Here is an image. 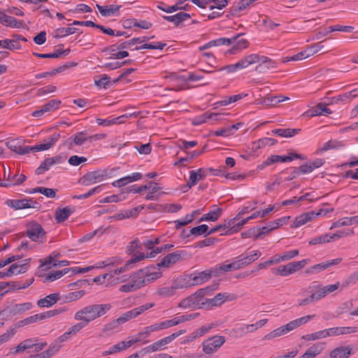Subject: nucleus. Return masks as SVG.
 <instances>
[{"instance_id": "nucleus-8", "label": "nucleus", "mask_w": 358, "mask_h": 358, "mask_svg": "<svg viewBox=\"0 0 358 358\" xmlns=\"http://www.w3.org/2000/svg\"><path fill=\"white\" fill-rule=\"evenodd\" d=\"M26 235L32 241L38 242L45 235V231L39 223L33 221L27 225Z\"/></svg>"}, {"instance_id": "nucleus-34", "label": "nucleus", "mask_w": 358, "mask_h": 358, "mask_svg": "<svg viewBox=\"0 0 358 358\" xmlns=\"http://www.w3.org/2000/svg\"><path fill=\"white\" fill-rule=\"evenodd\" d=\"M174 289H182L184 287H191V280H187L186 276H180L176 278L171 285Z\"/></svg>"}, {"instance_id": "nucleus-10", "label": "nucleus", "mask_w": 358, "mask_h": 358, "mask_svg": "<svg viewBox=\"0 0 358 358\" xmlns=\"http://www.w3.org/2000/svg\"><path fill=\"white\" fill-rule=\"evenodd\" d=\"M218 287L219 282H215L210 286H208L205 288L199 289L192 294V296H195V299L199 301L198 304V308H205V301L207 300L208 299L206 298L205 296L216 290L218 288Z\"/></svg>"}, {"instance_id": "nucleus-13", "label": "nucleus", "mask_w": 358, "mask_h": 358, "mask_svg": "<svg viewBox=\"0 0 358 358\" xmlns=\"http://www.w3.org/2000/svg\"><path fill=\"white\" fill-rule=\"evenodd\" d=\"M208 175V170L204 169H199L197 171H191L189 172V178L187 182V186L191 188L195 185L198 181L203 180Z\"/></svg>"}, {"instance_id": "nucleus-9", "label": "nucleus", "mask_w": 358, "mask_h": 358, "mask_svg": "<svg viewBox=\"0 0 358 358\" xmlns=\"http://www.w3.org/2000/svg\"><path fill=\"white\" fill-rule=\"evenodd\" d=\"M155 306V303H145L141 306H138L137 308H135L132 310H130L124 313H123L120 317V321L122 324L125 323L128 320L135 318L141 313H143L144 311L152 308Z\"/></svg>"}, {"instance_id": "nucleus-3", "label": "nucleus", "mask_w": 358, "mask_h": 358, "mask_svg": "<svg viewBox=\"0 0 358 358\" xmlns=\"http://www.w3.org/2000/svg\"><path fill=\"white\" fill-rule=\"evenodd\" d=\"M5 204L15 210H22L25 208L40 209L41 205L39 202L34 201L32 199H8Z\"/></svg>"}, {"instance_id": "nucleus-56", "label": "nucleus", "mask_w": 358, "mask_h": 358, "mask_svg": "<svg viewBox=\"0 0 358 358\" xmlns=\"http://www.w3.org/2000/svg\"><path fill=\"white\" fill-rule=\"evenodd\" d=\"M157 294L163 297H169L175 294L176 290L171 285V287H164L159 288L157 292Z\"/></svg>"}, {"instance_id": "nucleus-19", "label": "nucleus", "mask_w": 358, "mask_h": 358, "mask_svg": "<svg viewBox=\"0 0 358 358\" xmlns=\"http://www.w3.org/2000/svg\"><path fill=\"white\" fill-rule=\"evenodd\" d=\"M260 211H257L254 213L252 215L243 219L241 222H238L236 224L234 225L230 229H228L227 231H225L224 234H221L220 235H230L234 232H237L239 231L243 225H245L249 220L257 218L259 215H260Z\"/></svg>"}, {"instance_id": "nucleus-5", "label": "nucleus", "mask_w": 358, "mask_h": 358, "mask_svg": "<svg viewBox=\"0 0 358 358\" xmlns=\"http://www.w3.org/2000/svg\"><path fill=\"white\" fill-rule=\"evenodd\" d=\"M198 43H204V45H230L235 43L236 45H245L248 43V41L244 38V34H238L231 38H220L215 40L209 41H198Z\"/></svg>"}, {"instance_id": "nucleus-29", "label": "nucleus", "mask_w": 358, "mask_h": 358, "mask_svg": "<svg viewBox=\"0 0 358 358\" xmlns=\"http://www.w3.org/2000/svg\"><path fill=\"white\" fill-rule=\"evenodd\" d=\"M301 129H275L271 132L273 134L278 135L282 137H292L299 134Z\"/></svg>"}, {"instance_id": "nucleus-16", "label": "nucleus", "mask_w": 358, "mask_h": 358, "mask_svg": "<svg viewBox=\"0 0 358 358\" xmlns=\"http://www.w3.org/2000/svg\"><path fill=\"white\" fill-rule=\"evenodd\" d=\"M315 217V214L314 213V210L309 211L305 213H302L301 215L295 217L294 221L291 224L292 228H297L299 227L308 222L312 220Z\"/></svg>"}, {"instance_id": "nucleus-64", "label": "nucleus", "mask_w": 358, "mask_h": 358, "mask_svg": "<svg viewBox=\"0 0 358 358\" xmlns=\"http://www.w3.org/2000/svg\"><path fill=\"white\" fill-rule=\"evenodd\" d=\"M141 245H140V241L138 239H135L134 241L130 243V245H128L126 248V252L127 255H131L136 250L141 249Z\"/></svg>"}, {"instance_id": "nucleus-23", "label": "nucleus", "mask_w": 358, "mask_h": 358, "mask_svg": "<svg viewBox=\"0 0 358 358\" xmlns=\"http://www.w3.org/2000/svg\"><path fill=\"white\" fill-rule=\"evenodd\" d=\"M0 22L6 26L15 28H20L23 24L22 21H18L14 17L7 15L1 11H0Z\"/></svg>"}, {"instance_id": "nucleus-28", "label": "nucleus", "mask_w": 358, "mask_h": 358, "mask_svg": "<svg viewBox=\"0 0 358 358\" xmlns=\"http://www.w3.org/2000/svg\"><path fill=\"white\" fill-rule=\"evenodd\" d=\"M205 146L203 147V150L200 151L194 150L192 152L187 153V155L185 157H181L179 159L178 162H176L174 163V166H179L182 165L185 166L184 164L185 162H191L192 159L198 157L200 156L203 152H204Z\"/></svg>"}, {"instance_id": "nucleus-31", "label": "nucleus", "mask_w": 358, "mask_h": 358, "mask_svg": "<svg viewBox=\"0 0 358 358\" xmlns=\"http://www.w3.org/2000/svg\"><path fill=\"white\" fill-rule=\"evenodd\" d=\"M30 41L26 37L15 34L13 35L10 38H6L0 41V45H13V43H20L29 42Z\"/></svg>"}, {"instance_id": "nucleus-30", "label": "nucleus", "mask_w": 358, "mask_h": 358, "mask_svg": "<svg viewBox=\"0 0 358 358\" xmlns=\"http://www.w3.org/2000/svg\"><path fill=\"white\" fill-rule=\"evenodd\" d=\"M220 114L206 112L203 114L196 116L192 120L194 125H200L207 121V120L213 119V117L220 116Z\"/></svg>"}, {"instance_id": "nucleus-12", "label": "nucleus", "mask_w": 358, "mask_h": 358, "mask_svg": "<svg viewBox=\"0 0 358 358\" xmlns=\"http://www.w3.org/2000/svg\"><path fill=\"white\" fill-rule=\"evenodd\" d=\"M154 36H152L151 38L147 37V36H140V37H134L132 38H129L126 41H117L116 43H119V45H138V44H142V45H166L164 43L162 42H155L149 41L152 38H153Z\"/></svg>"}, {"instance_id": "nucleus-1", "label": "nucleus", "mask_w": 358, "mask_h": 358, "mask_svg": "<svg viewBox=\"0 0 358 358\" xmlns=\"http://www.w3.org/2000/svg\"><path fill=\"white\" fill-rule=\"evenodd\" d=\"M111 308L110 303L90 305L77 311L74 317L86 322L87 325L90 322L104 315Z\"/></svg>"}, {"instance_id": "nucleus-43", "label": "nucleus", "mask_w": 358, "mask_h": 358, "mask_svg": "<svg viewBox=\"0 0 358 358\" xmlns=\"http://www.w3.org/2000/svg\"><path fill=\"white\" fill-rule=\"evenodd\" d=\"M250 58H251V55L245 56L244 58L239 60L237 63L234 64L233 66L234 72L238 70L247 68L249 65H251L252 61Z\"/></svg>"}, {"instance_id": "nucleus-47", "label": "nucleus", "mask_w": 358, "mask_h": 358, "mask_svg": "<svg viewBox=\"0 0 358 358\" xmlns=\"http://www.w3.org/2000/svg\"><path fill=\"white\" fill-rule=\"evenodd\" d=\"M121 324H122V323L121 322V321H120V319L118 317L116 320H114L110 322L105 324L103 331L106 333L117 331L119 329V327Z\"/></svg>"}, {"instance_id": "nucleus-35", "label": "nucleus", "mask_w": 358, "mask_h": 358, "mask_svg": "<svg viewBox=\"0 0 358 358\" xmlns=\"http://www.w3.org/2000/svg\"><path fill=\"white\" fill-rule=\"evenodd\" d=\"M130 346L129 345V344H127V341H123L119 342L118 343H117L115 345H113L112 348H110L109 350L104 351L102 353V355L103 356H106V355H111V354H113V353L119 352H121V351H122L124 350L127 349Z\"/></svg>"}, {"instance_id": "nucleus-25", "label": "nucleus", "mask_w": 358, "mask_h": 358, "mask_svg": "<svg viewBox=\"0 0 358 358\" xmlns=\"http://www.w3.org/2000/svg\"><path fill=\"white\" fill-rule=\"evenodd\" d=\"M328 331L329 334V336H339L341 334L356 333L358 331V327H332L328 329Z\"/></svg>"}, {"instance_id": "nucleus-40", "label": "nucleus", "mask_w": 358, "mask_h": 358, "mask_svg": "<svg viewBox=\"0 0 358 358\" xmlns=\"http://www.w3.org/2000/svg\"><path fill=\"white\" fill-rule=\"evenodd\" d=\"M208 231V226L207 224H203L191 229V230L189 231V234H192V236H194L204 235V236L206 237L210 235L207 234Z\"/></svg>"}, {"instance_id": "nucleus-6", "label": "nucleus", "mask_w": 358, "mask_h": 358, "mask_svg": "<svg viewBox=\"0 0 358 358\" xmlns=\"http://www.w3.org/2000/svg\"><path fill=\"white\" fill-rule=\"evenodd\" d=\"M236 299V296L233 294L227 292L218 293L213 298L207 299L205 301V308L210 310L213 307L220 306L227 301H232Z\"/></svg>"}, {"instance_id": "nucleus-53", "label": "nucleus", "mask_w": 358, "mask_h": 358, "mask_svg": "<svg viewBox=\"0 0 358 358\" xmlns=\"http://www.w3.org/2000/svg\"><path fill=\"white\" fill-rule=\"evenodd\" d=\"M352 306L353 304L351 301H347L342 303L339 307L337 308L336 310L335 311V317H338L342 314L348 312L349 310H351Z\"/></svg>"}, {"instance_id": "nucleus-62", "label": "nucleus", "mask_w": 358, "mask_h": 358, "mask_svg": "<svg viewBox=\"0 0 358 358\" xmlns=\"http://www.w3.org/2000/svg\"><path fill=\"white\" fill-rule=\"evenodd\" d=\"M166 78H170L173 81H178L181 83H185L187 82V76L175 72L170 73Z\"/></svg>"}, {"instance_id": "nucleus-26", "label": "nucleus", "mask_w": 358, "mask_h": 358, "mask_svg": "<svg viewBox=\"0 0 358 358\" xmlns=\"http://www.w3.org/2000/svg\"><path fill=\"white\" fill-rule=\"evenodd\" d=\"M192 276V275L189 276V278L192 280V286L201 285L210 279V275L207 270L195 273L193 277Z\"/></svg>"}, {"instance_id": "nucleus-11", "label": "nucleus", "mask_w": 358, "mask_h": 358, "mask_svg": "<svg viewBox=\"0 0 358 358\" xmlns=\"http://www.w3.org/2000/svg\"><path fill=\"white\" fill-rule=\"evenodd\" d=\"M185 253V252L184 251L179 250L168 254L160 261V262L157 264V268H159L160 267H169L171 265H173L178 262L181 259L182 255Z\"/></svg>"}, {"instance_id": "nucleus-14", "label": "nucleus", "mask_w": 358, "mask_h": 358, "mask_svg": "<svg viewBox=\"0 0 358 358\" xmlns=\"http://www.w3.org/2000/svg\"><path fill=\"white\" fill-rule=\"evenodd\" d=\"M341 260H342L341 258H337L335 259L328 261L327 262H322L320 264H315V265L310 267L309 268H308L306 271V273H318L322 270L327 269V268H329L331 266L338 264L341 262Z\"/></svg>"}, {"instance_id": "nucleus-52", "label": "nucleus", "mask_w": 358, "mask_h": 358, "mask_svg": "<svg viewBox=\"0 0 358 358\" xmlns=\"http://www.w3.org/2000/svg\"><path fill=\"white\" fill-rule=\"evenodd\" d=\"M61 104V101L58 99H52L50 101H48L47 103L43 105V108L45 109V111L47 112H52L57 108H59V106Z\"/></svg>"}, {"instance_id": "nucleus-24", "label": "nucleus", "mask_w": 358, "mask_h": 358, "mask_svg": "<svg viewBox=\"0 0 358 358\" xmlns=\"http://www.w3.org/2000/svg\"><path fill=\"white\" fill-rule=\"evenodd\" d=\"M59 299V294L54 293L50 294L45 297L41 299L38 301L37 305L39 307H50L57 302Z\"/></svg>"}, {"instance_id": "nucleus-60", "label": "nucleus", "mask_w": 358, "mask_h": 358, "mask_svg": "<svg viewBox=\"0 0 358 358\" xmlns=\"http://www.w3.org/2000/svg\"><path fill=\"white\" fill-rule=\"evenodd\" d=\"M233 226L229 220H224L223 224L216 225L215 227L211 228L207 233V234H213L221 229H225L229 228L230 229Z\"/></svg>"}, {"instance_id": "nucleus-27", "label": "nucleus", "mask_w": 358, "mask_h": 358, "mask_svg": "<svg viewBox=\"0 0 358 358\" xmlns=\"http://www.w3.org/2000/svg\"><path fill=\"white\" fill-rule=\"evenodd\" d=\"M71 52L70 48H66L64 50L57 49L55 50L53 52L48 53V54H40V53H34L36 57L40 58H62L66 57Z\"/></svg>"}, {"instance_id": "nucleus-21", "label": "nucleus", "mask_w": 358, "mask_h": 358, "mask_svg": "<svg viewBox=\"0 0 358 358\" xmlns=\"http://www.w3.org/2000/svg\"><path fill=\"white\" fill-rule=\"evenodd\" d=\"M352 348L350 346H342L336 348L330 352L331 358H348L352 354Z\"/></svg>"}, {"instance_id": "nucleus-45", "label": "nucleus", "mask_w": 358, "mask_h": 358, "mask_svg": "<svg viewBox=\"0 0 358 358\" xmlns=\"http://www.w3.org/2000/svg\"><path fill=\"white\" fill-rule=\"evenodd\" d=\"M85 292L84 290L69 292L63 295L62 298L65 302H71L81 298L85 294Z\"/></svg>"}, {"instance_id": "nucleus-7", "label": "nucleus", "mask_w": 358, "mask_h": 358, "mask_svg": "<svg viewBox=\"0 0 358 358\" xmlns=\"http://www.w3.org/2000/svg\"><path fill=\"white\" fill-rule=\"evenodd\" d=\"M225 342L222 336H215L208 338L203 343V351L206 354H211L217 351Z\"/></svg>"}, {"instance_id": "nucleus-57", "label": "nucleus", "mask_w": 358, "mask_h": 358, "mask_svg": "<svg viewBox=\"0 0 358 358\" xmlns=\"http://www.w3.org/2000/svg\"><path fill=\"white\" fill-rule=\"evenodd\" d=\"M322 345L321 343H317L308 348L306 352H307V353L311 357V358H315L317 355H319L322 352Z\"/></svg>"}, {"instance_id": "nucleus-44", "label": "nucleus", "mask_w": 358, "mask_h": 358, "mask_svg": "<svg viewBox=\"0 0 358 358\" xmlns=\"http://www.w3.org/2000/svg\"><path fill=\"white\" fill-rule=\"evenodd\" d=\"M131 278V282L136 286V289L141 288L147 283L146 278L143 275H138V271L134 273Z\"/></svg>"}, {"instance_id": "nucleus-50", "label": "nucleus", "mask_w": 358, "mask_h": 358, "mask_svg": "<svg viewBox=\"0 0 358 358\" xmlns=\"http://www.w3.org/2000/svg\"><path fill=\"white\" fill-rule=\"evenodd\" d=\"M324 106V103H319L315 106L313 107L310 110H307L304 115L308 117H314L318 115H322V107Z\"/></svg>"}, {"instance_id": "nucleus-20", "label": "nucleus", "mask_w": 358, "mask_h": 358, "mask_svg": "<svg viewBox=\"0 0 358 358\" xmlns=\"http://www.w3.org/2000/svg\"><path fill=\"white\" fill-rule=\"evenodd\" d=\"M288 155H274L275 162H292L294 159L305 160L307 157L301 154L293 152L290 150L287 151Z\"/></svg>"}, {"instance_id": "nucleus-15", "label": "nucleus", "mask_w": 358, "mask_h": 358, "mask_svg": "<svg viewBox=\"0 0 358 358\" xmlns=\"http://www.w3.org/2000/svg\"><path fill=\"white\" fill-rule=\"evenodd\" d=\"M31 259H27L24 260L26 262L24 264L19 265L17 264H13L10 266L7 271H0V279H3L7 277H10L15 273V269L19 267L21 268L20 270L17 271V273H25L27 269V264L30 262Z\"/></svg>"}, {"instance_id": "nucleus-58", "label": "nucleus", "mask_w": 358, "mask_h": 358, "mask_svg": "<svg viewBox=\"0 0 358 358\" xmlns=\"http://www.w3.org/2000/svg\"><path fill=\"white\" fill-rule=\"evenodd\" d=\"M257 329L255 324H246L244 327H241L236 329V331L240 334L241 336L247 334L250 332H253Z\"/></svg>"}, {"instance_id": "nucleus-38", "label": "nucleus", "mask_w": 358, "mask_h": 358, "mask_svg": "<svg viewBox=\"0 0 358 358\" xmlns=\"http://www.w3.org/2000/svg\"><path fill=\"white\" fill-rule=\"evenodd\" d=\"M321 51L322 53H324L329 52V50L325 48L324 46H308L306 49L303 50V52L306 59Z\"/></svg>"}, {"instance_id": "nucleus-48", "label": "nucleus", "mask_w": 358, "mask_h": 358, "mask_svg": "<svg viewBox=\"0 0 358 358\" xmlns=\"http://www.w3.org/2000/svg\"><path fill=\"white\" fill-rule=\"evenodd\" d=\"M69 271H70V268H64L62 271H55L52 273L48 274L45 278V281H47V280L54 281L57 279L60 278L62 276L68 273Z\"/></svg>"}, {"instance_id": "nucleus-4", "label": "nucleus", "mask_w": 358, "mask_h": 358, "mask_svg": "<svg viewBox=\"0 0 358 358\" xmlns=\"http://www.w3.org/2000/svg\"><path fill=\"white\" fill-rule=\"evenodd\" d=\"M107 176L105 170H96L86 173L81 177L78 182L84 186H90L96 182L101 181L106 178Z\"/></svg>"}, {"instance_id": "nucleus-37", "label": "nucleus", "mask_w": 358, "mask_h": 358, "mask_svg": "<svg viewBox=\"0 0 358 358\" xmlns=\"http://www.w3.org/2000/svg\"><path fill=\"white\" fill-rule=\"evenodd\" d=\"M250 3L248 0H241L238 2L237 5L233 6L229 9V14L231 15H236L238 13L241 12L249 6Z\"/></svg>"}, {"instance_id": "nucleus-63", "label": "nucleus", "mask_w": 358, "mask_h": 358, "mask_svg": "<svg viewBox=\"0 0 358 358\" xmlns=\"http://www.w3.org/2000/svg\"><path fill=\"white\" fill-rule=\"evenodd\" d=\"M186 332V331L185 329L183 330H180L176 333H173L165 338H162V341L164 344V345L165 346L166 345L170 343L171 342H172L174 339H176L177 337H178L181 334H183Z\"/></svg>"}, {"instance_id": "nucleus-49", "label": "nucleus", "mask_w": 358, "mask_h": 358, "mask_svg": "<svg viewBox=\"0 0 358 358\" xmlns=\"http://www.w3.org/2000/svg\"><path fill=\"white\" fill-rule=\"evenodd\" d=\"M154 185V182H150L149 183V185H141L140 187H136V185H132V186H130V187H128L127 188H126V192L127 193H141L144 190H146V189H151L152 187H153Z\"/></svg>"}, {"instance_id": "nucleus-54", "label": "nucleus", "mask_w": 358, "mask_h": 358, "mask_svg": "<svg viewBox=\"0 0 358 358\" xmlns=\"http://www.w3.org/2000/svg\"><path fill=\"white\" fill-rule=\"evenodd\" d=\"M14 306H15V308L16 309V311H17V313L18 315H22L25 311L31 310L33 307V305L31 302L17 303V304H15Z\"/></svg>"}, {"instance_id": "nucleus-18", "label": "nucleus", "mask_w": 358, "mask_h": 358, "mask_svg": "<svg viewBox=\"0 0 358 358\" xmlns=\"http://www.w3.org/2000/svg\"><path fill=\"white\" fill-rule=\"evenodd\" d=\"M252 254H242L237 257L241 264L242 268L255 262L262 255L261 252L259 250H254Z\"/></svg>"}, {"instance_id": "nucleus-46", "label": "nucleus", "mask_w": 358, "mask_h": 358, "mask_svg": "<svg viewBox=\"0 0 358 358\" xmlns=\"http://www.w3.org/2000/svg\"><path fill=\"white\" fill-rule=\"evenodd\" d=\"M75 145H81L85 142L89 141V137L87 131H80L73 136Z\"/></svg>"}, {"instance_id": "nucleus-2", "label": "nucleus", "mask_w": 358, "mask_h": 358, "mask_svg": "<svg viewBox=\"0 0 358 358\" xmlns=\"http://www.w3.org/2000/svg\"><path fill=\"white\" fill-rule=\"evenodd\" d=\"M252 64L257 63L255 66V71L259 73H264L270 69H275L277 66V62L268 57L261 55L257 53L251 54Z\"/></svg>"}, {"instance_id": "nucleus-39", "label": "nucleus", "mask_w": 358, "mask_h": 358, "mask_svg": "<svg viewBox=\"0 0 358 358\" xmlns=\"http://www.w3.org/2000/svg\"><path fill=\"white\" fill-rule=\"evenodd\" d=\"M329 336L328 329L321 330L310 334L304 335L302 336V339L306 341H315L317 339L326 338Z\"/></svg>"}, {"instance_id": "nucleus-59", "label": "nucleus", "mask_w": 358, "mask_h": 358, "mask_svg": "<svg viewBox=\"0 0 358 358\" xmlns=\"http://www.w3.org/2000/svg\"><path fill=\"white\" fill-rule=\"evenodd\" d=\"M222 213V209L221 208H216L209 211L206 215L208 217V221L215 222L221 216Z\"/></svg>"}, {"instance_id": "nucleus-22", "label": "nucleus", "mask_w": 358, "mask_h": 358, "mask_svg": "<svg viewBox=\"0 0 358 358\" xmlns=\"http://www.w3.org/2000/svg\"><path fill=\"white\" fill-rule=\"evenodd\" d=\"M73 212L74 210H71L67 206L63 208H57L55 212V218L57 223H62L66 221Z\"/></svg>"}, {"instance_id": "nucleus-17", "label": "nucleus", "mask_w": 358, "mask_h": 358, "mask_svg": "<svg viewBox=\"0 0 358 358\" xmlns=\"http://www.w3.org/2000/svg\"><path fill=\"white\" fill-rule=\"evenodd\" d=\"M101 15L103 17H110L116 15L121 8V6H117L115 4H110L108 6H100L96 5Z\"/></svg>"}, {"instance_id": "nucleus-41", "label": "nucleus", "mask_w": 358, "mask_h": 358, "mask_svg": "<svg viewBox=\"0 0 358 358\" xmlns=\"http://www.w3.org/2000/svg\"><path fill=\"white\" fill-rule=\"evenodd\" d=\"M14 142H8L7 143L8 148L13 150L15 152L20 154V155H24L29 153L31 152V146H21V145H13Z\"/></svg>"}, {"instance_id": "nucleus-42", "label": "nucleus", "mask_w": 358, "mask_h": 358, "mask_svg": "<svg viewBox=\"0 0 358 358\" xmlns=\"http://www.w3.org/2000/svg\"><path fill=\"white\" fill-rule=\"evenodd\" d=\"M55 165L51 157L46 158L41 165L35 170L36 175H41L48 171L50 166Z\"/></svg>"}, {"instance_id": "nucleus-32", "label": "nucleus", "mask_w": 358, "mask_h": 358, "mask_svg": "<svg viewBox=\"0 0 358 358\" xmlns=\"http://www.w3.org/2000/svg\"><path fill=\"white\" fill-rule=\"evenodd\" d=\"M189 17V14L183 12L178 13L171 16H164V18L166 20L174 22L176 25H178L180 22H182Z\"/></svg>"}, {"instance_id": "nucleus-33", "label": "nucleus", "mask_w": 358, "mask_h": 358, "mask_svg": "<svg viewBox=\"0 0 358 358\" xmlns=\"http://www.w3.org/2000/svg\"><path fill=\"white\" fill-rule=\"evenodd\" d=\"M94 83L97 87H103L107 89L112 85L110 77L106 74L102 76L101 78L99 76L94 77Z\"/></svg>"}, {"instance_id": "nucleus-55", "label": "nucleus", "mask_w": 358, "mask_h": 358, "mask_svg": "<svg viewBox=\"0 0 358 358\" xmlns=\"http://www.w3.org/2000/svg\"><path fill=\"white\" fill-rule=\"evenodd\" d=\"M285 334H287V332L285 331V327L284 326H281L275 329H274L273 331H272L271 332H270L269 334H266L265 336H264V339H267V340H271L273 338H275V337H278V336H280Z\"/></svg>"}, {"instance_id": "nucleus-51", "label": "nucleus", "mask_w": 358, "mask_h": 358, "mask_svg": "<svg viewBox=\"0 0 358 358\" xmlns=\"http://www.w3.org/2000/svg\"><path fill=\"white\" fill-rule=\"evenodd\" d=\"M242 268L241 264L238 259L232 263L228 264H221L220 270H222L224 272H229L234 270H237Z\"/></svg>"}, {"instance_id": "nucleus-61", "label": "nucleus", "mask_w": 358, "mask_h": 358, "mask_svg": "<svg viewBox=\"0 0 358 358\" xmlns=\"http://www.w3.org/2000/svg\"><path fill=\"white\" fill-rule=\"evenodd\" d=\"M213 324L203 325L201 328L196 329L195 331L192 333V338H196L197 337L202 336L213 327Z\"/></svg>"}, {"instance_id": "nucleus-36", "label": "nucleus", "mask_w": 358, "mask_h": 358, "mask_svg": "<svg viewBox=\"0 0 358 358\" xmlns=\"http://www.w3.org/2000/svg\"><path fill=\"white\" fill-rule=\"evenodd\" d=\"M272 273L275 275H280L282 276H287L290 274L294 273L291 266V263H289L284 266H278V268H273Z\"/></svg>"}]
</instances>
